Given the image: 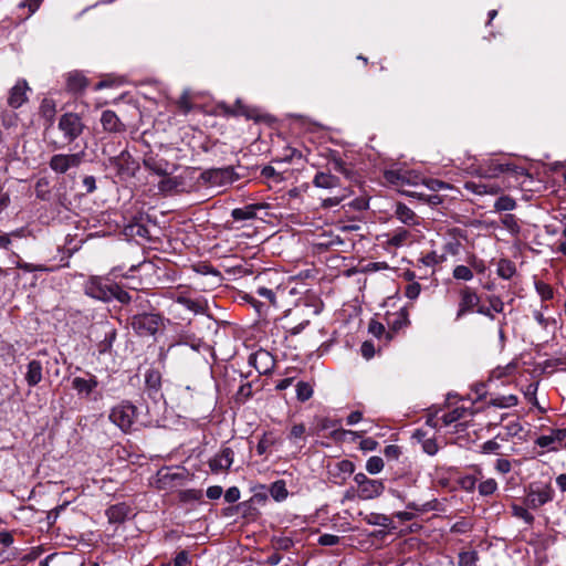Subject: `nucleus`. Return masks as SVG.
Instances as JSON below:
<instances>
[{
  "label": "nucleus",
  "instance_id": "nucleus-47",
  "mask_svg": "<svg viewBox=\"0 0 566 566\" xmlns=\"http://www.w3.org/2000/svg\"><path fill=\"white\" fill-rule=\"evenodd\" d=\"M43 0H23L19 3V8H28L29 9V15L31 17L36 12V10L40 8Z\"/></svg>",
  "mask_w": 566,
  "mask_h": 566
},
{
  "label": "nucleus",
  "instance_id": "nucleus-34",
  "mask_svg": "<svg viewBox=\"0 0 566 566\" xmlns=\"http://www.w3.org/2000/svg\"><path fill=\"white\" fill-rule=\"evenodd\" d=\"M446 259H447L446 254H439L436 251H432V252H429L426 255H423L420 261L426 266H434V265L443 263L446 261Z\"/></svg>",
  "mask_w": 566,
  "mask_h": 566
},
{
  "label": "nucleus",
  "instance_id": "nucleus-57",
  "mask_svg": "<svg viewBox=\"0 0 566 566\" xmlns=\"http://www.w3.org/2000/svg\"><path fill=\"white\" fill-rule=\"evenodd\" d=\"M512 465L511 462L506 459H497L495 463V470L499 473L506 474L511 471Z\"/></svg>",
  "mask_w": 566,
  "mask_h": 566
},
{
  "label": "nucleus",
  "instance_id": "nucleus-9",
  "mask_svg": "<svg viewBox=\"0 0 566 566\" xmlns=\"http://www.w3.org/2000/svg\"><path fill=\"white\" fill-rule=\"evenodd\" d=\"M420 237V230L418 229L399 227L388 234L387 244L394 248H401L411 244Z\"/></svg>",
  "mask_w": 566,
  "mask_h": 566
},
{
  "label": "nucleus",
  "instance_id": "nucleus-11",
  "mask_svg": "<svg viewBox=\"0 0 566 566\" xmlns=\"http://www.w3.org/2000/svg\"><path fill=\"white\" fill-rule=\"evenodd\" d=\"M480 303V296L471 287L465 286L460 291L459 308L455 319L462 318L468 313H471Z\"/></svg>",
  "mask_w": 566,
  "mask_h": 566
},
{
  "label": "nucleus",
  "instance_id": "nucleus-32",
  "mask_svg": "<svg viewBox=\"0 0 566 566\" xmlns=\"http://www.w3.org/2000/svg\"><path fill=\"white\" fill-rule=\"evenodd\" d=\"M516 202L509 196H501L494 203L496 211H511L515 209Z\"/></svg>",
  "mask_w": 566,
  "mask_h": 566
},
{
  "label": "nucleus",
  "instance_id": "nucleus-3",
  "mask_svg": "<svg viewBox=\"0 0 566 566\" xmlns=\"http://www.w3.org/2000/svg\"><path fill=\"white\" fill-rule=\"evenodd\" d=\"M130 325L139 336H153L163 325V318L158 314H136Z\"/></svg>",
  "mask_w": 566,
  "mask_h": 566
},
{
  "label": "nucleus",
  "instance_id": "nucleus-45",
  "mask_svg": "<svg viewBox=\"0 0 566 566\" xmlns=\"http://www.w3.org/2000/svg\"><path fill=\"white\" fill-rule=\"evenodd\" d=\"M421 292V286L418 282L409 283L406 286L405 295L410 300H416Z\"/></svg>",
  "mask_w": 566,
  "mask_h": 566
},
{
  "label": "nucleus",
  "instance_id": "nucleus-6",
  "mask_svg": "<svg viewBox=\"0 0 566 566\" xmlns=\"http://www.w3.org/2000/svg\"><path fill=\"white\" fill-rule=\"evenodd\" d=\"M114 284L103 277H91L85 284V293L96 300L108 302L114 298Z\"/></svg>",
  "mask_w": 566,
  "mask_h": 566
},
{
  "label": "nucleus",
  "instance_id": "nucleus-27",
  "mask_svg": "<svg viewBox=\"0 0 566 566\" xmlns=\"http://www.w3.org/2000/svg\"><path fill=\"white\" fill-rule=\"evenodd\" d=\"M270 494L277 502L285 500L289 495L285 482L283 480L275 481L270 488Z\"/></svg>",
  "mask_w": 566,
  "mask_h": 566
},
{
  "label": "nucleus",
  "instance_id": "nucleus-17",
  "mask_svg": "<svg viewBox=\"0 0 566 566\" xmlns=\"http://www.w3.org/2000/svg\"><path fill=\"white\" fill-rule=\"evenodd\" d=\"M28 90L29 86L25 81H18L9 92L8 105L12 108L21 107L28 101Z\"/></svg>",
  "mask_w": 566,
  "mask_h": 566
},
{
  "label": "nucleus",
  "instance_id": "nucleus-33",
  "mask_svg": "<svg viewBox=\"0 0 566 566\" xmlns=\"http://www.w3.org/2000/svg\"><path fill=\"white\" fill-rule=\"evenodd\" d=\"M535 290L543 301H548L554 297L552 286L543 281L535 282Z\"/></svg>",
  "mask_w": 566,
  "mask_h": 566
},
{
  "label": "nucleus",
  "instance_id": "nucleus-28",
  "mask_svg": "<svg viewBox=\"0 0 566 566\" xmlns=\"http://www.w3.org/2000/svg\"><path fill=\"white\" fill-rule=\"evenodd\" d=\"M255 211L256 208L254 206H247L244 208L233 209L231 216L235 221L250 220L255 217Z\"/></svg>",
  "mask_w": 566,
  "mask_h": 566
},
{
  "label": "nucleus",
  "instance_id": "nucleus-12",
  "mask_svg": "<svg viewBox=\"0 0 566 566\" xmlns=\"http://www.w3.org/2000/svg\"><path fill=\"white\" fill-rule=\"evenodd\" d=\"M552 499L553 490L549 486L542 485L530 490L525 499V504L530 509H538L552 501Z\"/></svg>",
  "mask_w": 566,
  "mask_h": 566
},
{
  "label": "nucleus",
  "instance_id": "nucleus-19",
  "mask_svg": "<svg viewBox=\"0 0 566 566\" xmlns=\"http://www.w3.org/2000/svg\"><path fill=\"white\" fill-rule=\"evenodd\" d=\"M98 381L96 376L90 375L88 378L75 377L72 380V387L81 396L88 397L97 387Z\"/></svg>",
  "mask_w": 566,
  "mask_h": 566
},
{
  "label": "nucleus",
  "instance_id": "nucleus-26",
  "mask_svg": "<svg viewBox=\"0 0 566 566\" xmlns=\"http://www.w3.org/2000/svg\"><path fill=\"white\" fill-rule=\"evenodd\" d=\"M496 272L500 277L509 280L515 274L516 269L513 262L502 259L499 261Z\"/></svg>",
  "mask_w": 566,
  "mask_h": 566
},
{
  "label": "nucleus",
  "instance_id": "nucleus-63",
  "mask_svg": "<svg viewBox=\"0 0 566 566\" xmlns=\"http://www.w3.org/2000/svg\"><path fill=\"white\" fill-rule=\"evenodd\" d=\"M189 563L188 554L185 551H181L177 554V556L174 559V566H187Z\"/></svg>",
  "mask_w": 566,
  "mask_h": 566
},
{
  "label": "nucleus",
  "instance_id": "nucleus-8",
  "mask_svg": "<svg viewBox=\"0 0 566 566\" xmlns=\"http://www.w3.org/2000/svg\"><path fill=\"white\" fill-rule=\"evenodd\" d=\"M201 178L211 186H226L235 181L239 176L233 167L208 169L201 174Z\"/></svg>",
  "mask_w": 566,
  "mask_h": 566
},
{
  "label": "nucleus",
  "instance_id": "nucleus-51",
  "mask_svg": "<svg viewBox=\"0 0 566 566\" xmlns=\"http://www.w3.org/2000/svg\"><path fill=\"white\" fill-rule=\"evenodd\" d=\"M400 453V448L396 444H388L384 449L385 457L390 460H397Z\"/></svg>",
  "mask_w": 566,
  "mask_h": 566
},
{
  "label": "nucleus",
  "instance_id": "nucleus-20",
  "mask_svg": "<svg viewBox=\"0 0 566 566\" xmlns=\"http://www.w3.org/2000/svg\"><path fill=\"white\" fill-rule=\"evenodd\" d=\"M101 124L104 130L108 133H120L125 130V125L113 111H104L101 116Z\"/></svg>",
  "mask_w": 566,
  "mask_h": 566
},
{
  "label": "nucleus",
  "instance_id": "nucleus-10",
  "mask_svg": "<svg viewBox=\"0 0 566 566\" xmlns=\"http://www.w3.org/2000/svg\"><path fill=\"white\" fill-rule=\"evenodd\" d=\"M234 459V452L230 447H222L208 462L210 470L213 473L228 471Z\"/></svg>",
  "mask_w": 566,
  "mask_h": 566
},
{
  "label": "nucleus",
  "instance_id": "nucleus-22",
  "mask_svg": "<svg viewBox=\"0 0 566 566\" xmlns=\"http://www.w3.org/2000/svg\"><path fill=\"white\" fill-rule=\"evenodd\" d=\"M426 432L421 429H418L413 433V438L421 443L423 452L429 455H434L439 448L434 438H427Z\"/></svg>",
  "mask_w": 566,
  "mask_h": 566
},
{
  "label": "nucleus",
  "instance_id": "nucleus-4",
  "mask_svg": "<svg viewBox=\"0 0 566 566\" xmlns=\"http://www.w3.org/2000/svg\"><path fill=\"white\" fill-rule=\"evenodd\" d=\"M57 127L64 138L72 143L83 133L85 126L78 114L65 113L60 117Z\"/></svg>",
  "mask_w": 566,
  "mask_h": 566
},
{
  "label": "nucleus",
  "instance_id": "nucleus-2",
  "mask_svg": "<svg viewBox=\"0 0 566 566\" xmlns=\"http://www.w3.org/2000/svg\"><path fill=\"white\" fill-rule=\"evenodd\" d=\"M137 407L128 400H123L111 408L108 419L123 432H129L137 421Z\"/></svg>",
  "mask_w": 566,
  "mask_h": 566
},
{
  "label": "nucleus",
  "instance_id": "nucleus-50",
  "mask_svg": "<svg viewBox=\"0 0 566 566\" xmlns=\"http://www.w3.org/2000/svg\"><path fill=\"white\" fill-rule=\"evenodd\" d=\"M146 384L154 389H157L160 386V375L157 371H149L146 375Z\"/></svg>",
  "mask_w": 566,
  "mask_h": 566
},
{
  "label": "nucleus",
  "instance_id": "nucleus-56",
  "mask_svg": "<svg viewBox=\"0 0 566 566\" xmlns=\"http://www.w3.org/2000/svg\"><path fill=\"white\" fill-rule=\"evenodd\" d=\"M461 243L458 240H451L443 247L444 252L451 255H457L460 251Z\"/></svg>",
  "mask_w": 566,
  "mask_h": 566
},
{
  "label": "nucleus",
  "instance_id": "nucleus-21",
  "mask_svg": "<svg viewBox=\"0 0 566 566\" xmlns=\"http://www.w3.org/2000/svg\"><path fill=\"white\" fill-rule=\"evenodd\" d=\"M25 380L30 387L36 386L42 380V364L39 360H31L28 364Z\"/></svg>",
  "mask_w": 566,
  "mask_h": 566
},
{
  "label": "nucleus",
  "instance_id": "nucleus-13",
  "mask_svg": "<svg viewBox=\"0 0 566 566\" xmlns=\"http://www.w3.org/2000/svg\"><path fill=\"white\" fill-rule=\"evenodd\" d=\"M109 167L114 168L118 175H130L136 169V163L127 150L108 159Z\"/></svg>",
  "mask_w": 566,
  "mask_h": 566
},
{
  "label": "nucleus",
  "instance_id": "nucleus-1",
  "mask_svg": "<svg viewBox=\"0 0 566 566\" xmlns=\"http://www.w3.org/2000/svg\"><path fill=\"white\" fill-rule=\"evenodd\" d=\"M464 169L468 174L476 175L479 178L493 180H500V176L506 171L521 175L524 174V169L521 167L511 164H502L494 159H488L480 164L473 161L472 164L465 166Z\"/></svg>",
  "mask_w": 566,
  "mask_h": 566
},
{
  "label": "nucleus",
  "instance_id": "nucleus-24",
  "mask_svg": "<svg viewBox=\"0 0 566 566\" xmlns=\"http://www.w3.org/2000/svg\"><path fill=\"white\" fill-rule=\"evenodd\" d=\"M277 442V438L273 432H264L256 444V452L259 455L265 454L271 447Z\"/></svg>",
  "mask_w": 566,
  "mask_h": 566
},
{
  "label": "nucleus",
  "instance_id": "nucleus-35",
  "mask_svg": "<svg viewBox=\"0 0 566 566\" xmlns=\"http://www.w3.org/2000/svg\"><path fill=\"white\" fill-rule=\"evenodd\" d=\"M478 490L480 495L489 496L497 490V483L494 479H486L479 484Z\"/></svg>",
  "mask_w": 566,
  "mask_h": 566
},
{
  "label": "nucleus",
  "instance_id": "nucleus-59",
  "mask_svg": "<svg viewBox=\"0 0 566 566\" xmlns=\"http://www.w3.org/2000/svg\"><path fill=\"white\" fill-rule=\"evenodd\" d=\"M369 333L376 337H380L385 333V326L376 321H371L368 326Z\"/></svg>",
  "mask_w": 566,
  "mask_h": 566
},
{
  "label": "nucleus",
  "instance_id": "nucleus-52",
  "mask_svg": "<svg viewBox=\"0 0 566 566\" xmlns=\"http://www.w3.org/2000/svg\"><path fill=\"white\" fill-rule=\"evenodd\" d=\"M339 537L333 534H323L318 538V543L323 546H333L338 544Z\"/></svg>",
  "mask_w": 566,
  "mask_h": 566
},
{
  "label": "nucleus",
  "instance_id": "nucleus-39",
  "mask_svg": "<svg viewBox=\"0 0 566 566\" xmlns=\"http://www.w3.org/2000/svg\"><path fill=\"white\" fill-rule=\"evenodd\" d=\"M384 469V461L380 457H370L366 462V470L370 474H377Z\"/></svg>",
  "mask_w": 566,
  "mask_h": 566
},
{
  "label": "nucleus",
  "instance_id": "nucleus-16",
  "mask_svg": "<svg viewBox=\"0 0 566 566\" xmlns=\"http://www.w3.org/2000/svg\"><path fill=\"white\" fill-rule=\"evenodd\" d=\"M384 490L385 484L381 480L369 479L361 488L357 489L356 495L360 500L367 501L380 496Z\"/></svg>",
  "mask_w": 566,
  "mask_h": 566
},
{
  "label": "nucleus",
  "instance_id": "nucleus-31",
  "mask_svg": "<svg viewBox=\"0 0 566 566\" xmlns=\"http://www.w3.org/2000/svg\"><path fill=\"white\" fill-rule=\"evenodd\" d=\"M313 396V388L308 382L298 381L296 384V397L300 401H306Z\"/></svg>",
  "mask_w": 566,
  "mask_h": 566
},
{
  "label": "nucleus",
  "instance_id": "nucleus-23",
  "mask_svg": "<svg viewBox=\"0 0 566 566\" xmlns=\"http://www.w3.org/2000/svg\"><path fill=\"white\" fill-rule=\"evenodd\" d=\"M338 178L331 172H317L313 179V184L317 188L331 189L338 186Z\"/></svg>",
  "mask_w": 566,
  "mask_h": 566
},
{
  "label": "nucleus",
  "instance_id": "nucleus-41",
  "mask_svg": "<svg viewBox=\"0 0 566 566\" xmlns=\"http://www.w3.org/2000/svg\"><path fill=\"white\" fill-rule=\"evenodd\" d=\"M453 277L462 281H471L473 279V272L465 265H457L453 269Z\"/></svg>",
  "mask_w": 566,
  "mask_h": 566
},
{
  "label": "nucleus",
  "instance_id": "nucleus-49",
  "mask_svg": "<svg viewBox=\"0 0 566 566\" xmlns=\"http://www.w3.org/2000/svg\"><path fill=\"white\" fill-rule=\"evenodd\" d=\"M490 303V308L496 313H502L504 311V302L500 298V296L491 295L488 297Z\"/></svg>",
  "mask_w": 566,
  "mask_h": 566
},
{
  "label": "nucleus",
  "instance_id": "nucleus-55",
  "mask_svg": "<svg viewBox=\"0 0 566 566\" xmlns=\"http://www.w3.org/2000/svg\"><path fill=\"white\" fill-rule=\"evenodd\" d=\"M240 499V490L235 486L229 488L224 493V500L228 503H234Z\"/></svg>",
  "mask_w": 566,
  "mask_h": 566
},
{
  "label": "nucleus",
  "instance_id": "nucleus-44",
  "mask_svg": "<svg viewBox=\"0 0 566 566\" xmlns=\"http://www.w3.org/2000/svg\"><path fill=\"white\" fill-rule=\"evenodd\" d=\"M113 292H114V298L118 300L123 304H127L132 301V295L128 292L122 290L116 284H114V286H113Z\"/></svg>",
  "mask_w": 566,
  "mask_h": 566
},
{
  "label": "nucleus",
  "instance_id": "nucleus-43",
  "mask_svg": "<svg viewBox=\"0 0 566 566\" xmlns=\"http://www.w3.org/2000/svg\"><path fill=\"white\" fill-rule=\"evenodd\" d=\"M14 264H15V266L18 269H21V270H23L25 272H35V271H41L42 272V271H46L48 270V268H45L44 265H35V264H32V263L23 262L20 259L17 260L14 262Z\"/></svg>",
  "mask_w": 566,
  "mask_h": 566
},
{
  "label": "nucleus",
  "instance_id": "nucleus-14",
  "mask_svg": "<svg viewBox=\"0 0 566 566\" xmlns=\"http://www.w3.org/2000/svg\"><path fill=\"white\" fill-rule=\"evenodd\" d=\"M535 443L541 448L557 450L562 446H566V428L554 429L549 434L539 436Z\"/></svg>",
  "mask_w": 566,
  "mask_h": 566
},
{
  "label": "nucleus",
  "instance_id": "nucleus-36",
  "mask_svg": "<svg viewBox=\"0 0 566 566\" xmlns=\"http://www.w3.org/2000/svg\"><path fill=\"white\" fill-rule=\"evenodd\" d=\"M409 323L408 321V313L406 310H400L395 318L392 321H389V324L391 325L394 331H398L405 326H407Z\"/></svg>",
  "mask_w": 566,
  "mask_h": 566
},
{
  "label": "nucleus",
  "instance_id": "nucleus-58",
  "mask_svg": "<svg viewBox=\"0 0 566 566\" xmlns=\"http://www.w3.org/2000/svg\"><path fill=\"white\" fill-rule=\"evenodd\" d=\"M514 514L523 518L526 523L531 524L534 520L533 515L524 507L514 506Z\"/></svg>",
  "mask_w": 566,
  "mask_h": 566
},
{
  "label": "nucleus",
  "instance_id": "nucleus-18",
  "mask_svg": "<svg viewBox=\"0 0 566 566\" xmlns=\"http://www.w3.org/2000/svg\"><path fill=\"white\" fill-rule=\"evenodd\" d=\"M133 514L132 507L126 503H117L106 510L109 523H123Z\"/></svg>",
  "mask_w": 566,
  "mask_h": 566
},
{
  "label": "nucleus",
  "instance_id": "nucleus-7",
  "mask_svg": "<svg viewBox=\"0 0 566 566\" xmlns=\"http://www.w3.org/2000/svg\"><path fill=\"white\" fill-rule=\"evenodd\" d=\"M85 153L56 154L51 157L49 166L56 174H65L72 168L78 167L84 159Z\"/></svg>",
  "mask_w": 566,
  "mask_h": 566
},
{
  "label": "nucleus",
  "instance_id": "nucleus-64",
  "mask_svg": "<svg viewBox=\"0 0 566 566\" xmlns=\"http://www.w3.org/2000/svg\"><path fill=\"white\" fill-rule=\"evenodd\" d=\"M83 186L88 193L93 192L96 189L95 178L93 176H86L83 179Z\"/></svg>",
  "mask_w": 566,
  "mask_h": 566
},
{
  "label": "nucleus",
  "instance_id": "nucleus-38",
  "mask_svg": "<svg viewBox=\"0 0 566 566\" xmlns=\"http://www.w3.org/2000/svg\"><path fill=\"white\" fill-rule=\"evenodd\" d=\"M478 559L476 552H463L459 555V566H476Z\"/></svg>",
  "mask_w": 566,
  "mask_h": 566
},
{
  "label": "nucleus",
  "instance_id": "nucleus-37",
  "mask_svg": "<svg viewBox=\"0 0 566 566\" xmlns=\"http://www.w3.org/2000/svg\"><path fill=\"white\" fill-rule=\"evenodd\" d=\"M177 302L180 303L181 305H184L187 310H189L191 312H195V313L203 312V305L200 301L180 296V297H178Z\"/></svg>",
  "mask_w": 566,
  "mask_h": 566
},
{
  "label": "nucleus",
  "instance_id": "nucleus-30",
  "mask_svg": "<svg viewBox=\"0 0 566 566\" xmlns=\"http://www.w3.org/2000/svg\"><path fill=\"white\" fill-rule=\"evenodd\" d=\"M87 85L85 76L80 73H71L67 76V87L73 92L82 91Z\"/></svg>",
  "mask_w": 566,
  "mask_h": 566
},
{
  "label": "nucleus",
  "instance_id": "nucleus-48",
  "mask_svg": "<svg viewBox=\"0 0 566 566\" xmlns=\"http://www.w3.org/2000/svg\"><path fill=\"white\" fill-rule=\"evenodd\" d=\"M337 469L345 475H350L355 471V464L349 460H342L337 463Z\"/></svg>",
  "mask_w": 566,
  "mask_h": 566
},
{
  "label": "nucleus",
  "instance_id": "nucleus-5",
  "mask_svg": "<svg viewBox=\"0 0 566 566\" xmlns=\"http://www.w3.org/2000/svg\"><path fill=\"white\" fill-rule=\"evenodd\" d=\"M507 185L504 179L493 180V179H483L480 178L478 181H467L464 184V188L478 196H496L502 192Z\"/></svg>",
  "mask_w": 566,
  "mask_h": 566
},
{
  "label": "nucleus",
  "instance_id": "nucleus-60",
  "mask_svg": "<svg viewBox=\"0 0 566 566\" xmlns=\"http://www.w3.org/2000/svg\"><path fill=\"white\" fill-rule=\"evenodd\" d=\"M344 198H346V193H343L342 196H335V197L323 199L322 206L324 208H332V207L338 206L344 200Z\"/></svg>",
  "mask_w": 566,
  "mask_h": 566
},
{
  "label": "nucleus",
  "instance_id": "nucleus-25",
  "mask_svg": "<svg viewBox=\"0 0 566 566\" xmlns=\"http://www.w3.org/2000/svg\"><path fill=\"white\" fill-rule=\"evenodd\" d=\"M180 475L178 473H171L169 470H161L158 472V488L160 489H167V488H174L175 484L172 483L175 480H180Z\"/></svg>",
  "mask_w": 566,
  "mask_h": 566
},
{
  "label": "nucleus",
  "instance_id": "nucleus-62",
  "mask_svg": "<svg viewBox=\"0 0 566 566\" xmlns=\"http://www.w3.org/2000/svg\"><path fill=\"white\" fill-rule=\"evenodd\" d=\"M222 488L219 485L209 486L207 489V496L211 500H218L222 495Z\"/></svg>",
  "mask_w": 566,
  "mask_h": 566
},
{
  "label": "nucleus",
  "instance_id": "nucleus-46",
  "mask_svg": "<svg viewBox=\"0 0 566 566\" xmlns=\"http://www.w3.org/2000/svg\"><path fill=\"white\" fill-rule=\"evenodd\" d=\"M255 293L259 296L266 298L272 305H276L275 293L273 290L261 286L256 289Z\"/></svg>",
  "mask_w": 566,
  "mask_h": 566
},
{
  "label": "nucleus",
  "instance_id": "nucleus-40",
  "mask_svg": "<svg viewBox=\"0 0 566 566\" xmlns=\"http://www.w3.org/2000/svg\"><path fill=\"white\" fill-rule=\"evenodd\" d=\"M367 523L370 525L388 527L391 524V520L387 515L373 513L367 517Z\"/></svg>",
  "mask_w": 566,
  "mask_h": 566
},
{
  "label": "nucleus",
  "instance_id": "nucleus-53",
  "mask_svg": "<svg viewBox=\"0 0 566 566\" xmlns=\"http://www.w3.org/2000/svg\"><path fill=\"white\" fill-rule=\"evenodd\" d=\"M305 431H306V428L303 423H297V424H294L292 428H291V431H290V434H289V438L290 439H301L304 437L305 434Z\"/></svg>",
  "mask_w": 566,
  "mask_h": 566
},
{
  "label": "nucleus",
  "instance_id": "nucleus-29",
  "mask_svg": "<svg viewBox=\"0 0 566 566\" xmlns=\"http://www.w3.org/2000/svg\"><path fill=\"white\" fill-rule=\"evenodd\" d=\"M468 412L469 410L467 408L457 407L452 411L442 416V422L444 426H450L451 423L463 419Z\"/></svg>",
  "mask_w": 566,
  "mask_h": 566
},
{
  "label": "nucleus",
  "instance_id": "nucleus-42",
  "mask_svg": "<svg viewBox=\"0 0 566 566\" xmlns=\"http://www.w3.org/2000/svg\"><path fill=\"white\" fill-rule=\"evenodd\" d=\"M502 224L512 233H518L520 232V226L517 223V220L515 216L513 214H505L502 220Z\"/></svg>",
  "mask_w": 566,
  "mask_h": 566
},
{
  "label": "nucleus",
  "instance_id": "nucleus-15",
  "mask_svg": "<svg viewBox=\"0 0 566 566\" xmlns=\"http://www.w3.org/2000/svg\"><path fill=\"white\" fill-rule=\"evenodd\" d=\"M394 213L408 228L417 229L422 223V218L402 202L396 203Z\"/></svg>",
  "mask_w": 566,
  "mask_h": 566
},
{
  "label": "nucleus",
  "instance_id": "nucleus-54",
  "mask_svg": "<svg viewBox=\"0 0 566 566\" xmlns=\"http://www.w3.org/2000/svg\"><path fill=\"white\" fill-rule=\"evenodd\" d=\"M500 447V443H497L495 440H488L482 444L481 449L482 453L491 454L496 453Z\"/></svg>",
  "mask_w": 566,
  "mask_h": 566
},
{
  "label": "nucleus",
  "instance_id": "nucleus-61",
  "mask_svg": "<svg viewBox=\"0 0 566 566\" xmlns=\"http://www.w3.org/2000/svg\"><path fill=\"white\" fill-rule=\"evenodd\" d=\"M397 179L398 180H401V184H412V185H417L418 184V179H419V176L415 175L413 177H411V174L410 172H399L397 174Z\"/></svg>",
  "mask_w": 566,
  "mask_h": 566
}]
</instances>
